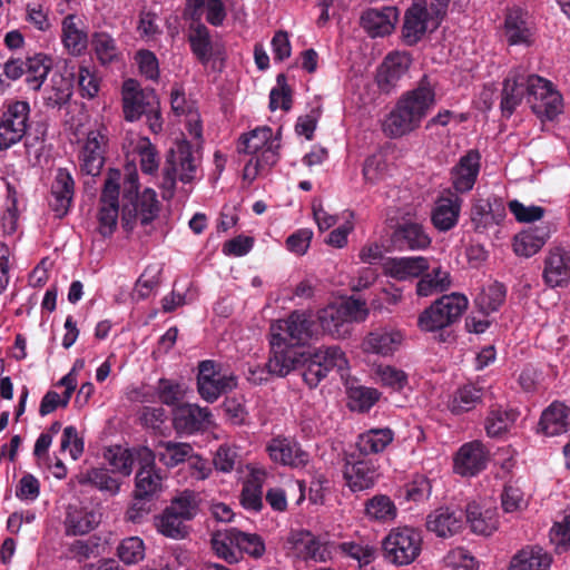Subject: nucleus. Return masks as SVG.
<instances>
[{
  "label": "nucleus",
  "mask_w": 570,
  "mask_h": 570,
  "mask_svg": "<svg viewBox=\"0 0 570 570\" xmlns=\"http://www.w3.org/2000/svg\"><path fill=\"white\" fill-rule=\"evenodd\" d=\"M382 268L386 276L404 282L428 272L430 261L424 256L390 257L383 263Z\"/></svg>",
  "instance_id": "obj_30"
},
{
  "label": "nucleus",
  "mask_w": 570,
  "mask_h": 570,
  "mask_svg": "<svg viewBox=\"0 0 570 570\" xmlns=\"http://www.w3.org/2000/svg\"><path fill=\"white\" fill-rule=\"evenodd\" d=\"M519 412L511 407H492L488 412L484 429L490 438H499L507 434L515 424Z\"/></svg>",
  "instance_id": "obj_41"
},
{
  "label": "nucleus",
  "mask_w": 570,
  "mask_h": 570,
  "mask_svg": "<svg viewBox=\"0 0 570 570\" xmlns=\"http://www.w3.org/2000/svg\"><path fill=\"white\" fill-rule=\"evenodd\" d=\"M541 431L548 436H557L570 430V406L552 402L541 414Z\"/></svg>",
  "instance_id": "obj_37"
},
{
  "label": "nucleus",
  "mask_w": 570,
  "mask_h": 570,
  "mask_svg": "<svg viewBox=\"0 0 570 570\" xmlns=\"http://www.w3.org/2000/svg\"><path fill=\"white\" fill-rule=\"evenodd\" d=\"M463 199L451 188L445 189L435 200L431 220L439 232H448L459 223Z\"/></svg>",
  "instance_id": "obj_19"
},
{
  "label": "nucleus",
  "mask_w": 570,
  "mask_h": 570,
  "mask_svg": "<svg viewBox=\"0 0 570 570\" xmlns=\"http://www.w3.org/2000/svg\"><path fill=\"white\" fill-rule=\"evenodd\" d=\"M77 82L82 98H95L100 89V78L94 67L80 65L77 75Z\"/></svg>",
  "instance_id": "obj_58"
},
{
  "label": "nucleus",
  "mask_w": 570,
  "mask_h": 570,
  "mask_svg": "<svg viewBox=\"0 0 570 570\" xmlns=\"http://www.w3.org/2000/svg\"><path fill=\"white\" fill-rule=\"evenodd\" d=\"M73 193L75 181L71 174L65 168L57 169L49 199V206L55 212L56 217L61 218L67 215L73 198Z\"/></svg>",
  "instance_id": "obj_31"
},
{
  "label": "nucleus",
  "mask_w": 570,
  "mask_h": 570,
  "mask_svg": "<svg viewBox=\"0 0 570 570\" xmlns=\"http://www.w3.org/2000/svg\"><path fill=\"white\" fill-rule=\"evenodd\" d=\"M368 315L366 303L348 298L340 304H330L318 312L317 318L324 332L336 338L351 333L353 322H363Z\"/></svg>",
  "instance_id": "obj_4"
},
{
  "label": "nucleus",
  "mask_w": 570,
  "mask_h": 570,
  "mask_svg": "<svg viewBox=\"0 0 570 570\" xmlns=\"http://www.w3.org/2000/svg\"><path fill=\"white\" fill-rule=\"evenodd\" d=\"M343 474L346 485L353 492L373 488L380 476L376 464L370 459L347 460Z\"/></svg>",
  "instance_id": "obj_24"
},
{
  "label": "nucleus",
  "mask_w": 570,
  "mask_h": 570,
  "mask_svg": "<svg viewBox=\"0 0 570 570\" xmlns=\"http://www.w3.org/2000/svg\"><path fill=\"white\" fill-rule=\"evenodd\" d=\"M107 129L99 127L87 134L82 148L79 153V166L82 173L97 176L105 164L107 147Z\"/></svg>",
  "instance_id": "obj_15"
},
{
  "label": "nucleus",
  "mask_w": 570,
  "mask_h": 570,
  "mask_svg": "<svg viewBox=\"0 0 570 570\" xmlns=\"http://www.w3.org/2000/svg\"><path fill=\"white\" fill-rule=\"evenodd\" d=\"M412 63L410 53L394 51L389 53L380 67L377 81L382 87L394 86L409 70Z\"/></svg>",
  "instance_id": "obj_38"
},
{
  "label": "nucleus",
  "mask_w": 570,
  "mask_h": 570,
  "mask_svg": "<svg viewBox=\"0 0 570 570\" xmlns=\"http://www.w3.org/2000/svg\"><path fill=\"white\" fill-rule=\"evenodd\" d=\"M484 390L474 384H465L452 394L449 401V410L453 414H462L473 410L483 397Z\"/></svg>",
  "instance_id": "obj_46"
},
{
  "label": "nucleus",
  "mask_w": 570,
  "mask_h": 570,
  "mask_svg": "<svg viewBox=\"0 0 570 570\" xmlns=\"http://www.w3.org/2000/svg\"><path fill=\"white\" fill-rule=\"evenodd\" d=\"M161 475L157 469H139L136 474L135 503L128 509L127 518L134 522L139 520L147 511L141 500L156 495L161 489Z\"/></svg>",
  "instance_id": "obj_20"
},
{
  "label": "nucleus",
  "mask_w": 570,
  "mask_h": 570,
  "mask_svg": "<svg viewBox=\"0 0 570 570\" xmlns=\"http://www.w3.org/2000/svg\"><path fill=\"white\" fill-rule=\"evenodd\" d=\"M197 502L191 492L185 491L171 500L170 504L155 519V525L159 533L174 539H185L190 527L188 521L197 514Z\"/></svg>",
  "instance_id": "obj_3"
},
{
  "label": "nucleus",
  "mask_w": 570,
  "mask_h": 570,
  "mask_svg": "<svg viewBox=\"0 0 570 570\" xmlns=\"http://www.w3.org/2000/svg\"><path fill=\"white\" fill-rule=\"evenodd\" d=\"M381 393L376 389L356 386L348 391V407L352 411L367 412L380 399Z\"/></svg>",
  "instance_id": "obj_54"
},
{
  "label": "nucleus",
  "mask_w": 570,
  "mask_h": 570,
  "mask_svg": "<svg viewBox=\"0 0 570 570\" xmlns=\"http://www.w3.org/2000/svg\"><path fill=\"white\" fill-rule=\"evenodd\" d=\"M66 523L68 533L77 535L91 531L98 523V520L94 512L75 511L68 513Z\"/></svg>",
  "instance_id": "obj_59"
},
{
  "label": "nucleus",
  "mask_w": 570,
  "mask_h": 570,
  "mask_svg": "<svg viewBox=\"0 0 570 570\" xmlns=\"http://www.w3.org/2000/svg\"><path fill=\"white\" fill-rule=\"evenodd\" d=\"M138 188V174L135 168H128L121 207V226L126 232H131L138 220L141 225L150 224L158 215L156 191L146 188L139 196Z\"/></svg>",
  "instance_id": "obj_2"
},
{
  "label": "nucleus",
  "mask_w": 570,
  "mask_h": 570,
  "mask_svg": "<svg viewBox=\"0 0 570 570\" xmlns=\"http://www.w3.org/2000/svg\"><path fill=\"white\" fill-rule=\"evenodd\" d=\"M91 43L100 63L107 65L118 59L119 50L115 39L110 35L96 32L92 36Z\"/></svg>",
  "instance_id": "obj_53"
},
{
  "label": "nucleus",
  "mask_w": 570,
  "mask_h": 570,
  "mask_svg": "<svg viewBox=\"0 0 570 570\" xmlns=\"http://www.w3.org/2000/svg\"><path fill=\"white\" fill-rule=\"evenodd\" d=\"M50 70V59L45 55H36L24 61L26 82L32 90H39Z\"/></svg>",
  "instance_id": "obj_47"
},
{
  "label": "nucleus",
  "mask_w": 570,
  "mask_h": 570,
  "mask_svg": "<svg viewBox=\"0 0 570 570\" xmlns=\"http://www.w3.org/2000/svg\"><path fill=\"white\" fill-rule=\"evenodd\" d=\"M158 461L167 468H175L194 456V449L189 443L164 441L156 443Z\"/></svg>",
  "instance_id": "obj_42"
},
{
  "label": "nucleus",
  "mask_w": 570,
  "mask_h": 570,
  "mask_svg": "<svg viewBox=\"0 0 570 570\" xmlns=\"http://www.w3.org/2000/svg\"><path fill=\"white\" fill-rule=\"evenodd\" d=\"M530 75L521 68H513L503 81L501 110L510 117L529 91Z\"/></svg>",
  "instance_id": "obj_22"
},
{
  "label": "nucleus",
  "mask_w": 570,
  "mask_h": 570,
  "mask_svg": "<svg viewBox=\"0 0 570 570\" xmlns=\"http://www.w3.org/2000/svg\"><path fill=\"white\" fill-rule=\"evenodd\" d=\"M279 139L274 137L268 127H259L243 135L238 144V151L262 158L267 165H275L278 160Z\"/></svg>",
  "instance_id": "obj_12"
},
{
  "label": "nucleus",
  "mask_w": 570,
  "mask_h": 570,
  "mask_svg": "<svg viewBox=\"0 0 570 570\" xmlns=\"http://www.w3.org/2000/svg\"><path fill=\"white\" fill-rule=\"evenodd\" d=\"M170 105L177 116L185 117V126L189 136L196 140L203 138V125L198 110L193 101H188L184 90L179 86H174L170 91Z\"/></svg>",
  "instance_id": "obj_32"
},
{
  "label": "nucleus",
  "mask_w": 570,
  "mask_h": 570,
  "mask_svg": "<svg viewBox=\"0 0 570 570\" xmlns=\"http://www.w3.org/2000/svg\"><path fill=\"white\" fill-rule=\"evenodd\" d=\"M396 511L394 502L383 494L373 497L365 504L366 515L376 521H392L396 517Z\"/></svg>",
  "instance_id": "obj_51"
},
{
  "label": "nucleus",
  "mask_w": 570,
  "mask_h": 570,
  "mask_svg": "<svg viewBox=\"0 0 570 570\" xmlns=\"http://www.w3.org/2000/svg\"><path fill=\"white\" fill-rule=\"evenodd\" d=\"M237 385V377L233 373H222L213 361H203L198 366L197 389L203 400L215 402Z\"/></svg>",
  "instance_id": "obj_10"
},
{
  "label": "nucleus",
  "mask_w": 570,
  "mask_h": 570,
  "mask_svg": "<svg viewBox=\"0 0 570 570\" xmlns=\"http://www.w3.org/2000/svg\"><path fill=\"white\" fill-rule=\"evenodd\" d=\"M200 159L193 151L191 145L181 140L171 149L165 169L164 186L170 190L176 180L188 184L197 179Z\"/></svg>",
  "instance_id": "obj_7"
},
{
  "label": "nucleus",
  "mask_w": 570,
  "mask_h": 570,
  "mask_svg": "<svg viewBox=\"0 0 570 570\" xmlns=\"http://www.w3.org/2000/svg\"><path fill=\"white\" fill-rule=\"evenodd\" d=\"M480 167V153L476 149H470L451 169L452 190L458 195L472 190L479 176Z\"/></svg>",
  "instance_id": "obj_18"
},
{
  "label": "nucleus",
  "mask_w": 570,
  "mask_h": 570,
  "mask_svg": "<svg viewBox=\"0 0 570 570\" xmlns=\"http://www.w3.org/2000/svg\"><path fill=\"white\" fill-rule=\"evenodd\" d=\"M263 474L264 473H254L243 487L240 502L246 510L257 512L263 505Z\"/></svg>",
  "instance_id": "obj_50"
},
{
  "label": "nucleus",
  "mask_w": 570,
  "mask_h": 570,
  "mask_svg": "<svg viewBox=\"0 0 570 570\" xmlns=\"http://www.w3.org/2000/svg\"><path fill=\"white\" fill-rule=\"evenodd\" d=\"M562 97L556 91L548 94L546 99L533 101L532 111L541 119L553 120L562 111Z\"/></svg>",
  "instance_id": "obj_60"
},
{
  "label": "nucleus",
  "mask_w": 570,
  "mask_h": 570,
  "mask_svg": "<svg viewBox=\"0 0 570 570\" xmlns=\"http://www.w3.org/2000/svg\"><path fill=\"white\" fill-rule=\"evenodd\" d=\"M406 338L405 331L395 326H383L371 331L362 341L365 353L392 357L401 350Z\"/></svg>",
  "instance_id": "obj_14"
},
{
  "label": "nucleus",
  "mask_w": 570,
  "mask_h": 570,
  "mask_svg": "<svg viewBox=\"0 0 570 570\" xmlns=\"http://www.w3.org/2000/svg\"><path fill=\"white\" fill-rule=\"evenodd\" d=\"M423 538L419 530L397 527L390 531L383 541L386 558L396 566L412 563L421 553Z\"/></svg>",
  "instance_id": "obj_6"
},
{
  "label": "nucleus",
  "mask_w": 570,
  "mask_h": 570,
  "mask_svg": "<svg viewBox=\"0 0 570 570\" xmlns=\"http://www.w3.org/2000/svg\"><path fill=\"white\" fill-rule=\"evenodd\" d=\"M488 452L480 441L464 443L454 456V471L462 476H473L485 469Z\"/></svg>",
  "instance_id": "obj_28"
},
{
  "label": "nucleus",
  "mask_w": 570,
  "mask_h": 570,
  "mask_svg": "<svg viewBox=\"0 0 570 570\" xmlns=\"http://www.w3.org/2000/svg\"><path fill=\"white\" fill-rule=\"evenodd\" d=\"M266 451L273 462L282 465L299 468L308 462V454L291 438L281 435L273 438L268 442Z\"/></svg>",
  "instance_id": "obj_25"
},
{
  "label": "nucleus",
  "mask_w": 570,
  "mask_h": 570,
  "mask_svg": "<svg viewBox=\"0 0 570 570\" xmlns=\"http://www.w3.org/2000/svg\"><path fill=\"white\" fill-rule=\"evenodd\" d=\"M336 552H342L343 554L356 560L360 567L370 564L375 558V548L363 541L337 543Z\"/></svg>",
  "instance_id": "obj_56"
},
{
  "label": "nucleus",
  "mask_w": 570,
  "mask_h": 570,
  "mask_svg": "<svg viewBox=\"0 0 570 570\" xmlns=\"http://www.w3.org/2000/svg\"><path fill=\"white\" fill-rule=\"evenodd\" d=\"M291 541L306 560L314 562H326L331 560L337 549V543L323 541L307 531L293 533Z\"/></svg>",
  "instance_id": "obj_29"
},
{
  "label": "nucleus",
  "mask_w": 570,
  "mask_h": 570,
  "mask_svg": "<svg viewBox=\"0 0 570 570\" xmlns=\"http://www.w3.org/2000/svg\"><path fill=\"white\" fill-rule=\"evenodd\" d=\"M390 171L387 156L384 151L379 150L368 156L363 166V177L370 184H377L386 178Z\"/></svg>",
  "instance_id": "obj_49"
},
{
  "label": "nucleus",
  "mask_w": 570,
  "mask_h": 570,
  "mask_svg": "<svg viewBox=\"0 0 570 570\" xmlns=\"http://www.w3.org/2000/svg\"><path fill=\"white\" fill-rule=\"evenodd\" d=\"M120 180L121 174L119 170H109L101 191L98 212V230L104 237L110 236L117 227Z\"/></svg>",
  "instance_id": "obj_9"
},
{
  "label": "nucleus",
  "mask_w": 570,
  "mask_h": 570,
  "mask_svg": "<svg viewBox=\"0 0 570 570\" xmlns=\"http://www.w3.org/2000/svg\"><path fill=\"white\" fill-rule=\"evenodd\" d=\"M502 35L509 46L530 47L534 43L535 27L528 12L515 7L505 13Z\"/></svg>",
  "instance_id": "obj_16"
},
{
  "label": "nucleus",
  "mask_w": 570,
  "mask_h": 570,
  "mask_svg": "<svg viewBox=\"0 0 570 570\" xmlns=\"http://www.w3.org/2000/svg\"><path fill=\"white\" fill-rule=\"evenodd\" d=\"M374 373L383 385L395 391L402 390L407 384L406 373L395 366L381 364L376 366Z\"/></svg>",
  "instance_id": "obj_64"
},
{
  "label": "nucleus",
  "mask_w": 570,
  "mask_h": 570,
  "mask_svg": "<svg viewBox=\"0 0 570 570\" xmlns=\"http://www.w3.org/2000/svg\"><path fill=\"white\" fill-rule=\"evenodd\" d=\"M452 281L450 273L442 266L432 268L421 275L416 284V295L420 297H429L436 293H442L451 287Z\"/></svg>",
  "instance_id": "obj_43"
},
{
  "label": "nucleus",
  "mask_w": 570,
  "mask_h": 570,
  "mask_svg": "<svg viewBox=\"0 0 570 570\" xmlns=\"http://www.w3.org/2000/svg\"><path fill=\"white\" fill-rule=\"evenodd\" d=\"M430 26V12L420 2L413 3L405 12L402 37L406 45L417 43L426 33Z\"/></svg>",
  "instance_id": "obj_33"
},
{
  "label": "nucleus",
  "mask_w": 570,
  "mask_h": 570,
  "mask_svg": "<svg viewBox=\"0 0 570 570\" xmlns=\"http://www.w3.org/2000/svg\"><path fill=\"white\" fill-rule=\"evenodd\" d=\"M542 278L547 286L561 287L570 281V250L562 245L551 246L543 259Z\"/></svg>",
  "instance_id": "obj_17"
},
{
  "label": "nucleus",
  "mask_w": 570,
  "mask_h": 570,
  "mask_svg": "<svg viewBox=\"0 0 570 570\" xmlns=\"http://www.w3.org/2000/svg\"><path fill=\"white\" fill-rule=\"evenodd\" d=\"M122 111L127 121L138 120L144 114L157 107L156 95L153 90L141 89L135 79H127L122 83Z\"/></svg>",
  "instance_id": "obj_13"
},
{
  "label": "nucleus",
  "mask_w": 570,
  "mask_h": 570,
  "mask_svg": "<svg viewBox=\"0 0 570 570\" xmlns=\"http://www.w3.org/2000/svg\"><path fill=\"white\" fill-rule=\"evenodd\" d=\"M470 524L471 531L480 535H491L499 528L497 510L482 507L476 502L469 503L464 514V522Z\"/></svg>",
  "instance_id": "obj_36"
},
{
  "label": "nucleus",
  "mask_w": 570,
  "mask_h": 570,
  "mask_svg": "<svg viewBox=\"0 0 570 570\" xmlns=\"http://www.w3.org/2000/svg\"><path fill=\"white\" fill-rule=\"evenodd\" d=\"M271 356L267 362L272 375L284 377L302 363L303 354L291 343L269 340Z\"/></svg>",
  "instance_id": "obj_27"
},
{
  "label": "nucleus",
  "mask_w": 570,
  "mask_h": 570,
  "mask_svg": "<svg viewBox=\"0 0 570 570\" xmlns=\"http://www.w3.org/2000/svg\"><path fill=\"white\" fill-rule=\"evenodd\" d=\"M393 240L400 248L412 250L425 249L431 244V238L423 226L417 223H404L400 225L394 234Z\"/></svg>",
  "instance_id": "obj_40"
},
{
  "label": "nucleus",
  "mask_w": 570,
  "mask_h": 570,
  "mask_svg": "<svg viewBox=\"0 0 570 570\" xmlns=\"http://www.w3.org/2000/svg\"><path fill=\"white\" fill-rule=\"evenodd\" d=\"M106 460L115 473L128 476L132 472V458L129 449L111 448L106 453Z\"/></svg>",
  "instance_id": "obj_63"
},
{
  "label": "nucleus",
  "mask_w": 570,
  "mask_h": 570,
  "mask_svg": "<svg viewBox=\"0 0 570 570\" xmlns=\"http://www.w3.org/2000/svg\"><path fill=\"white\" fill-rule=\"evenodd\" d=\"M212 424V413L207 407L196 404H183L173 413V425L179 434H194Z\"/></svg>",
  "instance_id": "obj_21"
},
{
  "label": "nucleus",
  "mask_w": 570,
  "mask_h": 570,
  "mask_svg": "<svg viewBox=\"0 0 570 570\" xmlns=\"http://www.w3.org/2000/svg\"><path fill=\"white\" fill-rule=\"evenodd\" d=\"M30 106L16 100L6 105L0 118V150H7L21 141L29 126Z\"/></svg>",
  "instance_id": "obj_8"
},
{
  "label": "nucleus",
  "mask_w": 570,
  "mask_h": 570,
  "mask_svg": "<svg viewBox=\"0 0 570 570\" xmlns=\"http://www.w3.org/2000/svg\"><path fill=\"white\" fill-rule=\"evenodd\" d=\"M505 299L504 286L500 283H491L488 286L482 287L480 293L475 297V305L484 313L490 314L498 311Z\"/></svg>",
  "instance_id": "obj_48"
},
{
  "label": "nucleus",
  "mask_w": 570,
  "mask_h": 570,
  "mask_svg": "<svg viewBox=\"0 0 570 570\" xmlns=\"http://www.w3.org/2000/svg\"><path fill=\"white\" fill-rule=\"evenodd\" d=\"M552 559L539 546H527L511 560L509 570H550Z\"/></svg>",
  "instance_id": "obj_39"
},
{
  "label": "nucleus",
  "mask_w": 570,
  "mask_h": 570,
  "mask_svg": "<svg viewBox=\"0 0 570 570\" xmlns=\"http://www.w3.org/2000/svg\"><path fill=\"white\" fill-rule=\"evenodd\" d=\"M312 355L323 365V367H325L327 372L332 368H336L338 372H344L348 367V361L345 353L337 345L320 347Z\"/></svg>",
  "instance_id": "obj_52"
},
{
  "label": "nucleus",
  "mask_w": 570,
  "mask_h": 570,
  "mask_svg": "<svg viewBox=\"0 0 570 570\" xmlns=\"http://www.w3.org/2000/svg\"><path fill=\"white\" fill-rule=\"evenodd\" d=\"M550 237L551 229L547 225L529 227L514 236L513 250L518 256L531 257L544 246Z\"/></svg>",
  "instance_id": "obj_35"
},
{
  "label": "nucleus",
  "mask_w": 570,
  "mask_h": 570,
  "mask_svg": "<svg viewBox=\"0 0 570 570\" xmlns=\"http://www.w3.org/2000/svg\"><path fill=\"white\" fill-rule=\"evenodd\" d=\"M464 525V512L456 507H441L426 517V529L439 538H450Z\"/></svg>",
  "instance_id": "obj_23"
},
{
  "label": "nucleus",
  "mask_w": 570,
  "mask_h": 570,
  "mask_svg": "<svg viewBox=\"0 0 570 570\" xmlns=\"http://www.w3.org/2000/svg\"><path fill=\"white\" fill-rule=\"evenodd\" d=\"M435 105V90L426 77L419 86L404 92L382 124L390 138H400L420 128Z\"/></svg>",
  "instance_id": "obj_1"
},
{
  "label": "nucleus",
  "mask_w": 570,
  "mask_h": 570,
  "mask_svg": "<svg viewBox=\"0 0 570 570\" xmlns=\"http://www.w3.org/2000/svg\"><path fill=\"white\" fill-rule=\"evenodd\" d=\"M468 298L460 293L443 295L425 308L417 318L423 332H436L458 322L468 308Z\"/></svg>",
  "instance_id": "obj_5"
},
{
  "label": "nucleus",
  "mask_w": 570,
  "mask_h": 570,
  "mask_svg": "<svg viewBox=\"0 0 570 570\" xmlns=\"http://www.w3.org/2000/svg\"><path fill=\"white\" fill-rule=\"evenodd\" d=\"M237 528L218 530L212 535V549L215 554L228 563L239 561V551L237 549Z\"/></svg>",
  "instance_id": "obj_44"
},
{
  "label": "nucleus",
  "mask_w": 570,
  "mask_h": 570,
  "mask_svg": "<svg viewBox=\"0 0 570 570\" xmlns=\"http://www.w3.org/2000/svg\"><path fill=\"white\" fill-rule=\"evenodd\" d=\"M61 42L73 57L83 55L88 48V32L81 16L69 13L61 21Z\"/></svg>",
  "instance_id": "obj_26"
},
{
  "label": "nucleus",
  "mask_w": 570,
  "mask_h": 570,
  "mask_svg": "<svg viewBox=\"0 0 570 570\" xmlns=\"http://www.w3.org/2000/svg\"><path fill=\"white\" fill-rule=\"evenodd\" d=\"M397 16L394 7L368 9L361 17V26L373 38L384 37L394 30Z\"/></svg>",
  "instance_id": "obj_34"
},
{
  "label": "nucleus",
  "mask_w": 570,
  "mask_h": 570,
  "mask_svg": "<svg viewBox=\"0 0 570 570\" xmlns=\"http://www.w3.org/2000/svg\"><path fill=\"white\" fill-rule=\"evenodd\" d=\"M550 541L558 552L567 551L570 547V507L564 510L561 521L554 522L550 529Z\"/></svg>",
  "instance_id": "obj_61"
},
{
  "label": "nucleus",
  "mask_w": 570,
  "mask_h": 570,
  "mask_svg": "<svg viewBox=\"0 0 570 570\" xmlns=\"http://www.w3.org/2000/svg\"><path fill=\"white\" fill-rule=\"evenodd\" d=\"M46 101L50 107L65 104L71 96V83L61 73L55 72L50 78V89H46Z\"/></svg>",
  "instance_id": "obj_55"
},
{
  "label": "nucleus",
  "mask_w": 570,
  "mask_h": 570,
  "mask_svg": "<svg viewBox=\"0 0 570 570\" xmlns=\"http://www.w3.org/2000/svg\"><path fill=\"white\" fill-rule=\"evenodd\" d=\"M155 393L163 404L171 406L184 397L185 391L177 381L160 379L155 387Z\"/></svg>",
  "instance_id": "obj_62"
},
{
  "label": "nucleus",
  "mask_w": 570,
  "mask_h": 570,
  "mask_svg": "<svg viewBox=\"0 0 570 570\" xmlns=\"http://www.w3.org/2000/svg\"><path fill=\"white\" fill-rule=\"evenodd\" d=\"M313 336V321L305 312L295 311L286 318L271 325V338L291 343L295 347L304 345Z\"/></svg>",
  "instance_id": "obj_11"
},
{
  "label": "nucleus",
  "mask_w": 570,
  "mask_h": 570,
  "mask_svg": "<svg viewBox=\"0 0 570 570\" xmlns=\"http://www.w3.org/2000/svg\"><path fill=\"white\" fill-rule=\"evenodd\" d=\"M188 39L194 55L200 61L207 62L212 51L208 29L202 23H196L191 27V32Z\"/></svg>",
  "instance_id": "obj_57"
},
{
  "label": "nucleus",
  "mask_w": 570,
  "mask_h": 570,
  "mask_svg": "<svg viewBox=\"0 0 570 570\" xmlns=\"http://www.w3.org/2000/svg\"><path fill=\"white\" fill-rule=\"evenodd\" d=\"M394 439V433L389 428L371 429L358 435L356 448L362 454H375L383 452Z\"/></svg>",
  "instance_id": "obj_45"
}]
</instances>
